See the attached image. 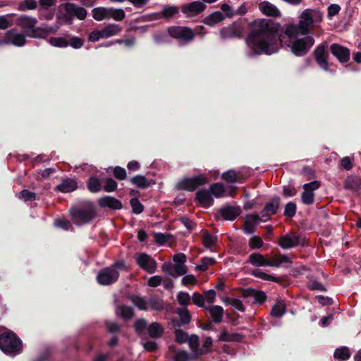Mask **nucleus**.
Masks as SVG:
<instances>
[{
    "label": "nucleus",
    "mask_w": 361,
    "mask_h": 361,
    "mask_svg": "<svg viewBox=\"0 0 361 361\" xmlns=\"http://www.w3.org/2000/svg\"><path fill=\"white\" fill-rule=\"evenodd\" d=\"M351 355L349 348L346 346H341L337 348L334 353V357L341 361L348 360Z\"/></svg>",
    "instance_id": "nucleus-39"
},
{
    "label": "nucleus",
    "mask_w": 361,
    "mask_h": 361,
    "mask_svg": "<svg viewBox=\"0 0 361 361\" xmlns=\"http://www.w3.org/2000/svg\"><path fill=\"white\" fill-rule=\"evenodd\" d=\"M248 262L255 267H263V266H267L268 264V259H267L264 255L259 252H254L252 253L249 256V260Z\"/></svg>",
    "instance_id": "nucleus-36"
},
{
    "label": "nucleus",
    "mask_w": 361,
    "mask_h": 361,
    "mask_svg": "<svg viewBox=\"0 0 361 361\" xmlns=\"http://www.w3.org/2000/svg\"><path fill=\"white\" fill-rule=\"evenodd\" d=\"M61 6L64 11L63 20L68 25L72 24L74 17L80 20H85L87 17L86 9L73 3L67 2L63 4Z\"/></svg>",
    "instance_id": "nucleus-6"
},
{
    "label": "nucleus",
    "mask_w": 361,
    "mask_h": 361,
    "mask_svg": "<svg viewBox=\"0 0 361 361\" xmlns=\"http://www.w3.org/2000/svg\"><path fill=\"white\" fill-rule=\"evenodd\" d=\"M220 37L223 39L240 38L243 34V28L235 23L221 28L219 31Z\"/></svg>",
    "instance_id": "nucleus-16"
},
{
    "label": "nucleus",
    "mask_w": 361,
    "mask_h": 361,
    "mask_svg": "<svg viewBox=\"0 0 361 361\" xmlns=\"http://www.w3.org/2000/svg\"><path fill=\"white\" fill-rule=\"evenodd\" d=\"M323 20V13L317 8H307L298 16V23H288L283 25V35L288 38L299 35L310 36L312 28L319 26Z\"/></svg>",
    "instance_id": "nucleus-2"
},
{
    "label": "nucleus",
    "mask_w": 361,
    "mask_h": 361,
    "mask_svg": "<svg viewBox=\"0 0 361 361\" xmlns=\"http://www.w3.org/2000/svg\"><path fill=\"white\" fill-rule=\"evenodd\" d=\"M92 18L97 20L102 21L108 19L109 7H97L92 11Z\"/></svg>",
    "instance_id": "nucleus-40"
},
{
    "label": "nucleus",
    "mask_w": 361,
    "mask_h": 361,
    "mask_svg": "<svg viewBox=\"0 0 361 361\" xmlns=\"http://www.w3.org/2000/svg\"><path fill=\"white\" fill-rule=\"evenodd\" d=\"M147 331L148 336L150 338H159L163 336V334L164 333V329L160 323H159L157 322H152L147 326Z\"/></svg>",
    "instance_id": "nucleus-28"
},
{
    "label": "nucleus",
    "mask_w": 361,
    "mask_h": 361,
    "mask_svg": "<svg viewBox=\"0 0 361 361\" xmlns=\"http://www.w3.org/2000/svg\"><path fill=\"white\" fill-rule=\"evenodd\" d=\"M37 20L35 18L21 15L16 20V24L23 30L32 31V28L37 25Z\"/></svg>",
    "instance_id": "nucleus-22"
},
{
    "label": "nucleus",
    "mask_w": 361,
    "mask_h": 361,
    "mask_svg": "<svg viewBox=\"0 0 361 361\" xmlns=\"http://www.w3.org/2000/svg\"><path fill=\"white\" fill-rule=\"evenodd\" d=\"M136 264L149 274H154L157 269V261L149 255L140 252L135 257Z\"/></svg>",
    "instance_id": "nucleus-12"
},
{
    "label": "nucleus",
    "mask_w": 361,
    "mask_h": 361,
    "mask_svg": "<svg viewBox=\"0 0 361 361\" xmlns=\"http://www.w3.org/2000/svg\"><path fill=\"white\" fill-rule=\"evenodd\" d=\"M130 204L133 214H140L144 211V206L137 197L132 198Z\"/></svg>",
    "instance_id": "nucleus-49"
},
{
    "label": "nucleus",
    "mask_w": 361,
    "mask_h": 361,
    "mask_svg": "<svg viewBox=\"0 0 361 361\" xmlns=\"http://www.w3.org/2000/svg\"><path fill=\"white\" fill-rule=\"evenodd\" d=\"M0 349L6 355H16L23 350V342L11 330L0 333Z\"/></svg>",
    "instance_id": "nucleus-4"
},
{
    "label": "nucleus",
    "mask_w": 361,
    "mask_h": 361,
    "mask_svg": "<svg viewBox=\"0 0 361 361\" xmlns=\"http://www.w3.org/2000/svg\"><path fill=\"white\" fill-rule=\"evenodd\" d=\"M116 314L120 315L124 320H128L134 317L135 312L133 307L122 305L118 307Z\"/></svg>",
    "instance_id": "nucleus-41"
},
{
    "label": "nucleus",
    "mask_w": 361,
    "mask_h": 361,
    "mask_svg": "<svg viewBox=\"0 0 361 361\" xmlns=\"http://www.w3.org/2000/svg\"><path fill=\"white\" fill-rule=\"evenodd\" d=\"M147 320L144 318L137 319L133 324L135 332L140 337L145 335V331H147Z\"/></svg>",
    "instance_id": "nucleus-38"
},
{
    "label": "nucleus",
    "mask_w": 361,
    "mask_h": 361,
    "mask_svg": "<svg viewBox=\"0 0 361 361\" xmlns=\"http://www.w3.org/2000/svg\"><path fill=\"white\" fill-rule=\"evenodd\" d=\"M281 199L278 196H274L270 201L267 202L261 211L262 221L266 222L271 216L275 215L280 207Z\"/></svg>",
    "instance_id": "nucleus-13"
},
{
    "label": "nucleus",
    "mask_w": 361,
    "mask_h": 361,
    "mask_svg": "<svg viewBox=\"0 0 361 361\" xmlns=\"http://www.w3.org/2000/svg\"><path fill=\"white\" fill-rule=\"evenodd\" d=\"M221 178L228 183H235L238 181L236 172L231 169L224 172L221 175Z\"/></svg>",
    "instance_id": "nucleus-59"
},
{
    "label": "nucleus",
    "mask_w": 361,
    "mask_h": 361,
    "mask_svg": "<svg viewBox=\"0 0 361 361\" xmlns=\"http://www.w3.org/2000/svg\"><path fill=\"white\" fill-rule=\"evenodd\" d=\"M98 204L102 208L108 207L114 210L121 209L123 207V204L119 200L109 195L100 197L98 200Z\"/></svg>",
    "instance_id": "nucleus-21"
},
{
    "label": "nucleus",
    "mask_w": 361,
    "mask_h": 361,
    "mask_svg": "<svg viewBox=\"0 0 361 361\" xmlns=\"http://www.w3.org/2000/svg\"><path fill=\"white\" fill-rule=\"evenodd\" d=\"M260 11L268 16L279 17L281 12L279 8L269 1H264L259 4Z\"/></svg>",
    "instance_id": "nucleus-25"
},
{
    "label": "nucleus",
    "mask_w": 361,
    "mask_h": 361,
    "mask_svg": "<svg viewBox=\"0 0 361 361\" xmlns=\"http://www.w3.org/2000/svg\"><path fill=\"white\" fill-rule=\"evenodd\" d=\"M302 38L298 37L288 38L290 42L287 46L290 47L291 52L297 56H302L308 53L314 44V39L312 36L305 35Z\"/></svg>",
    "instance_id": "nucleus-5"
},
{
    "label": "nucleus",
    "mask_w": 361,
    "mask_h": 361,
    "mask_svg": "<svg viewBox=\"0 0 361 361\" xmlns=\"http://www.w3.org/2000/svg\"><path fill=\"white\" fill-rule=\"evenodd\" d=\"M69 214L74 224L80 226L90 223L97 215L94 204L90 202L80 206H73L69 209Z\"/></svg>",
    "instance_id": "nucleus-3"
},
{
    "label": "nucleus",
    "mask_w": 361,
    "mask_h": 361,
    "mask_svg": "<svg viewBox=\"0 0 361 361\" xmlns=\"http://www.w3.org/2000/svg\"><path fill=\"white\" fill-rule=\"evenodd\" d=\"M296 210V204L293 202H289L285 205L283 215L286 217L292 218L295 215Z\"/></svg>",
    "instance_id": "nucleus-51"
},
{
    "label": "nucleus",
    "mask_w": 361,
    "mask_h": 361,
    "mask_svg": "<svg viewBox=\"0 0 361 361\" xmlns=\"http://www.w3.org/2000/svg\"><path fill=\"white\" fill-rule=\"evenodd\" d=\"M180 321L174 322V325L180 326L181 325L188 324L191 321V315L189 310L186 307L179 308L177 310Z\"/></svg>",
    "instance_id": "nucleus-34"
},
{
    "label": "nucleus",
    "mask_w": 361,
    "mask_h": 361,
    "mask_svg": "<svg viewBox=\"0 0 361 361\" xmlns=\"http://www.w3.org/2000/svg\"><path fill=\"white\" fill-rule=\"evenodd\" d=\"M252 30L245 39L252 50L250 56L262 54L271 55L277 52L283 43V36L278 35L279 25L271 19L260 18L250 24Z\"/></svg>",
    "instance_id": "nucleus-1"
},
{
    "label": "nucleus",
    "mask_w": 361,
    "mask_h": 361,
    "mask_svg": "<svg viewBox=\"0 0 361 361\" xmlns=\"http://www.w3.org/2000/svg\"><path fill=\"white\" fill-rule=\"evenodd\" d=\"M118 184L112 178H107L105 180V184L103 187L104 191L111 192L116 190Z\"/></svg>",
    "instance_id": "nucleus-60"
},
{
    "label": "nucleus",
    "mask_w": 361,
    "mask_h": 361,
    "mask_svg": "<svg viewBox=\"0 0 361 361\" xmlns=\"http://www.w3.org/2000/svg\"><path fill=\"white\" fill-rule=\"evenodd\" d=\"M103 32L105 38H109L115 35H118L122 27L117 24L110 23L104 26L103 28Z\"/></svg>",
    "instance_id": "nucleus-37"
},
{
    "label": "nucleus",
    "mask_w": 361,
    "mask_h": 361,
    "mask_svg": "<svg viewBox=\"0 0 361 361\" xmlns=\"http://www.w3.org/2000/svg\"><path fill=\"white\" fill-rule=\"evenodd\" d=\"M312 55L317 64L324 71H329V54L324 44H319L313 51Z\"/></svg>",
    "instance_id": "nucleus-10"
},
{
    "label": "nucleus",
    "mask_w": 361,
    "mask_h": 361,
    "mask_svg": "<svg viewBox=\"0 0 361 361\" xmlns=\"http://www.w3.org/2000/svg\"><path fill=\"white\" fill-rule=\"evenodd\" d=\"M286 312V306L284 303L278 301L276 303H275L270 312V314L273 317L276 318H280L283 314H285Z\"/></svg>",
    "instance_id": "nucleus-43"
},
{
    "label": "nucleus",
    "mask_w": 361,
    "mask_h": 361,
    "mask_svg": "<svg viewBox=\"0 0 361 361\" xmlns=\"http://www.w3.org/2000/svg\"><path fill=\"white\" fill-rule=\"evenodd\" d=\"M301 200L303 204L310 205L314 202V194L313 192L310 190H305L301 195Z\"/></svg>",
    "instance_id": "nucleus-56"
},
{
    "label": "nucleus",
    "mask_w": 361,
    "mask_h": 361,
    "mask_svg": "<svg viewBox=\"0 0 361 361\" xmlns=\"http://www.w3.org/2000/svg\"><path fill=\"white\" fill-rule=\"evenodd\" d=\"M263 240L259 235H253L249 239V246L251 249H259L263 245Z\"/></svg>",
    "instance_id": "nucleus-63"
},
{
    "label": "nucleus",
    "mask_w": 361,
    "mask_h": 361,
    "mask_svg": "<svg viewBox=\"0 0 361 361\" xmlns=\"http://www.w3.org/2000/svg\"><path fill=\"white\" fill-rule=\"evenodd\" d=\"M13 14L0 16V30H6L12 25Z\"/></svg>",
    "instance_id": "nucleus-62"
},
{
    "label": "nucleus",
    "mask_w": 361,
    "mask_h": 361,
    "mask_svg": "<svg viewBox=\"0 0 361 361\" xmlns=\"http://www.w3.org/2000/svg\"><path fill=\"white\" fill-rule=\"evenodd\" d=\"M209 191L212 196H214L216 198H221L224 195L226 190L222 183H215L210 185Z\"/></svg>",
    "instance_id": "nucleus-44"
},
{
    "label": "nucleus",
    "mask_w": 361,
    "mask_h": 361,
    "mask_svg": "<svg viewBox=\"0 0 361 361\" xmlns=\"http://www.w3.org/2000/svg\"><path fill=\"white\" fill-rule=\"evenodd\" d=\"M130 182L140 189H145L155 183L153 180H147L142 175H136L130 178Z\"/></svg>",
    "instance_id": "nucleus-31"
},
{
    "label": "nucleus",
    "mask_w": 361,
    "mask_h": 361,
    "mask_svg": "<svg viewBox=\"0 0 361 361\" xmlns=\"http://www.w3.org/2000/svg\"><path fill=\"white\" fill-rule=\"evenodd\" d=\"M278 243L281 248L288 250L299 245L302 246L307 245V239L302 235L292 231L289 233L281 235Z\"/></svg>",
    "instance_id": "nucleus-7"
},
{
    "label": "nucleus",
    "mask_w": 361,
    "mask_h": 361,
    "mask_svg": "<svg viewBox=\"0 0 361 361\" xmlns=\"http://www.w3.org/2000/svg\"><path fill=\"white\" fill-rule=\"evenodd\" d=\"M192 302L194 305L205 309L204 305V296L198 292H195L192 296Z\"/></svg>",
    "instance_id": "nucleus-64"
},
{
    "label": "nucleus",
    "mask_w": 361,
    "mask_h": 361,
    "mask_svg": "<svg viewBox=\"0 0 361 361\" xmlns=\"http://www.w3.org/2000/svg\"><path fill=\"white\" fill-rule=\"evenodd\" d=\"M78 188V183L71 178H66L62 180L61 183L56 187V190L63 193H68L75 190Z\"/></svg>",
    "instance_id": "nucleus-26"
},
{
    "label": "nucleus",
    "mask_w": 361,
    "mask_h": 361,
    "mask_svg": "<svg viewBox=\"0 0 361 361\" xmlns=\"http://www.w3.org/2000/svg\"><path fill=\"white\" fill-rule=\"evenodd\" d=\"M207 183V177L203 174H199L192 178H185L181 179L176 184V187L179 190L192 192L199 187L206 185Z\"/></svg>",
    "instance_id": "nucleus-8"
},
{
    "label": "nucleus",
    "mask_w": 361,
    "mask_h": 361,
    "mask_svg": "<svg viewBox=\"0 0 361 361\" xmlns=\"http://www.w3.org/2000/svg\"><path fill=\"white\" fill-rule=\"evenodd\" d=\"M202 241L203 245L206 248H211L213 246H215L217 243V236L212 235L208 231H204L202 237Z\"/></svg>",
    "instance_id": "nucleus-42"
},
{
    "label": "nucleus",
    "mask_w": 361,
    "mask_h": 361,
    "mask_svg": "<svg viewBox=\"0 0 361 361\" xmlns=\"http://www.w3.org/2000/svg\"><path fill=\"white\" fill-rule=\"evenodd\" d=\"M50 44L56 47H66L68 46V41L64 37H51L49 39Z\"/></svg>",
    "instance_id": "nucleus-55"
},
{
    "label": "nucleus",
    "mask_w": 361,
    "mask_h": 361,
    "mask_svg": "<svg viewBox=\"0 0 361 361\" xmlns=\"http://www.w3.org/2000/svg\"><path fill=\"white\" fill-rule=\"evenodd\" d=\"M126 17L125 11L122 8L109 7L108 19L112 18L116 21H121Z\"/></svg>",
    "instance_id": "nucleus-46"
},
{
    "label": "nucleus",
    "mask_w": 361,
    "mask_h": 361,
    "mask_svg": "<svg viewBox=\"0 0 361 361\" xmlns=\"http://www.w3.org/2000/svg\"><path fill=\"white\" fill-rule=\"evenodd\" d=\"M188 343L190 349L192 350L194 358H198L200 355L204 354L208 350L203 352L199 349V337L197 335L192 334L188 338Z\"/></svg>",
    "instance_id": "nucleus-30"
},
{
    "label": "nucleus",
    "mask_w": 361,
    "mask_h": 361,
    "mask_svg": "<svg viewBox=\"0 0 361 361\" xmlns=\"http://www.w3.org/2000/svg\"><path fill=\"white\" fill-rule=\"evenodd\" d=\"M87 188L92 193L99 192L102 188V180L95 176H91L87 181Z\"/></svg>",
    "instance_id": "nucleus-35"
},
{
    "label": "nucleus",
    "mask_w": 361,
    "mask_h": 361,
    "mask_svg": "<svg viewBox=\"0 0 361 361\" xmlns=\"http://www.w3.org/2000/svg\"><path fill=\"white\" fill-rule=\"evenodd\" d=\"M344 188L353 191H358L361 189V179L356 176H348L344 183Z\"/></svg>",
    "instance_id": "nucleus-33"
},
{
    "label": "nucleus",
    "mask_w": 361,
    "mask_h": 361,
    "mask_svg": "<svg viewBox=\"0 0 361 361\" xmlns=\"http://www.w3.org/2000/svg\"><path fill=\"white\" fill-rule=\"evenodd\" d=\"M178 8L176 6H169L164 8L161 14L166 18H170L178 13Z\"/></svg>",
    "instance_id": "nucleus-58"
},
{
    "label": "nucleus",
    "mask_w": 361,
    "mask_h": 361,
    "mask_svg": "<svg viewBox=\"0 0 361 361\" xmlns=\"http://www.w3.org/2000/svg\"><path fill=\"white\" fill-rule=\"evenodd\" d=\"M283 263H292L291 259L286 255H275L268 260V267H279Z\"/></svg>",
    "instance_id": "nucleus-32"
},
{
    "label": "nucleus",
    "mask_w": 361,
    "mask_h": 361,
    "mask_svg": "<svg viewBox=\"0 0 361 361\" xmlns=\"http://www.w3.org/2000/svg\"><path fill=\"white\" fill-rule=\"evenodd\" d=\"M104 324L107 332L110 334H116L121 331V326L116 322L105 321Z\"/></svg>",
    "instance_id": "nucleus-61"
},
{
    "label": "nucleus",
    "mask_w": 361,
    "mask_h": 361,
    "mask_svg": "<svg viewBox=\"0 0 361 361\" xmlns=\"http://www.w3.org/2000/svg\"><path fill=\"white\" fill-rule=\"evenodd\" d=\"M205 310L209 312L213 322L219 324L222 322L224 310L221 306L212 305L205 307Z\"/></svg>",
    "instance_id": "nucleus-27"
},
{
    "label": "nucleus",
    "mask_w": 361,
    "mask_h": 361,
    "mask_svg": "<svg viewBox=\"0 0 361 361\" xmlns=\"http://www.w3.org/2000/svg\"><path fill=\"white\" fill-rule=\"evenodd\" d=\"M56 32V30L47 25H42L40 27H36V25L32 28L30 35L27 36L32 38H44L49 34L54 33Z\"/></svg>",
    "instance_id": "nucleus-23"
},
{
    "label": "nucleus",
    "mask_w": 361,
    "mask_h": 361,
    "mask_svg": "<svg viewBox=\"0 0 361 361\" xmlns=\"http://www.w3.org/2000/svg\"><path fill=\"white\" fill-rule=\"evenodd\" d=\"M168 32L171 37L181 40L185 43L191 42L195 37L193 30L190 27L185 26L169 27Z\"/></svg>",
    "instance_id": "nucleus-9"
},
{
    "label": "nucleus",
    "mask_w": 361,
    "mask_h": 361,
    "mask_svg": "<svg viewBox=\"0 0 361 361\" xmlns=\"http://www.w3.org/2000/svg\"><path fill=\"white\" fill-rule=\"evenodd\" d=\"M206 9V5L201 1H195L184 4L180 6L182 13L187 18H193L202 13Z\"/></svg>",
    "instance_id": "nucleus-14"
},
{
    "label": "nucleus",
    "mask_w": 361,
    "mask_h": 361,
    "mask_svg": "<svg viewBox=\"0 0 361 361\" xmlns=\"http://www.w3.org/2000/svg\"><path fill=\"white\" fill-rule=\"evenodd\" d=\"M195 201L203 208H209L214 205V200L207 190H200L195 194Z\"/></svg>",
    "instance_id": "nucleus-18"
},
{
    "label": "nucleus",
    "mask_w": 361,
    "mask_h": 361,
    "mask_svg": "<svg viewBox=\"0 0 361 361\" xmlns=\"http://www.w3.org/2000/svg\"><path fill=\"white\" fill-rule=\"evenodd\" d=\"M119 272L109 267L101 269L97 276V282L103 286H109L116 283L119 278Z\"/></svg>",
    "instance_id": "nucleus-11"
},
{
    "label": "nucleus",
    "mask_w": 361,
    "mask_h": 361,
    "mask_svg": "<svg viewBox=\"0 0 361 361\" xmlns=\"http://www.w3.org/2000/svg\"><path fill=\"white\" fill-rule=\"evenodd\" d=\"M8 45L23 47L26 44V36L24 34L16 32L14 29L5 32Z\"/></svg>",
    "instance_id": "nucleus-17"
},
{
    "label": "nucleus",
    "mask_w": 361,
    "mask_h": 361,
    "mask_svg": "<svg viewBox=\"0 0 361 361\" xmlns=\"http://www.w3.org/2000/svg\"><path fill=\"white\" fill-rule=\"evenodd\" d=\"M36 193L27 189L21 190L18 195V198L23 200L25 202H32L36 200Z\"/></svg>",
    "instance_id": "nucleus-53"
},
{
    "label": "nucleus",
    "mask_w": 361,
    "mask_h": 361,
    "mask_svg": "<svg viewBox=\"0 0 361 361\" xmlns=\"http://www.w3.org/2000/svg\"><path fill=\"white\" fill-rule=\"evenodd\" d=\"M175 341L180 344L187 342L188 335L186 332L180 329H177L174 331Z\"/></svg>",
    "instance_id": "nucleus-57"
},
{
    "label": "nucleus",
    "mask_w": 361,
    "mask_h": 361,
    "mask_svg": "<svg viewBox=\"0 0 361 361\" xmlns=\"http://www.w3.org/2000/svg\"><path fill=\"white\" fill-rule=\"evenodd\" d=\"M225 19V16L220 11H214L210 13L209 15L204 17L203 19V23L212 27L218 23H220Z\"/></svg>",
    "instance_id": "nucleus-29"
},
{
    "label": "nucleus",
    "mask_w": 361,
    "mask_h": 361,
    "mask_svg": "<svg viewBox=\"0 0 361 361\" xmlns=\"http://www.w3.org/2000/svg\"><path fill=\"white\" fill-rule=\"evenodd\" d=\"M219 213L224 220L234 221L241 213L238 206H226L219 209Z\"/></svg>",
    "instance_id": "nucleus-20"
},
{
    "label": "nucleus",
    "mask_w": 361,
    "mask_h": 361,
    "mask_svg": "<svg viewBox=\"0 0 361 361\" xmlns=\"http://www.w3.org/2000/svg\"><path fill=\"white\" fill-rule=\"evenodd\" d=\"M216 263V259L213 257H204L201 259V264L195 267V269L201 271H206L209 265Z\"/></svg>",
    "instance_id": "nucleus-48"
},
{
    "label": "nucleus",
    "mask_w": 361,
    "mask_h": 361,
    "mask_svg": "<svg viewBox=\"0 0 361 361\" xmlns=\"http://www.w3.org/2000/svg\"><path fill=\"white\" fill-rule=\"evenodd\" d=\"M194 355H191L185 350H179L173 357V361H189L195 360Z\"/></svg>",
    "instance_id": "nucleus-54"
},
{
    "label": "nucleus",
    "mask_w": 361,
    "mask_h": 361,
    "mask_svg": "<svg viewBox=\"0 0 361 361\" xmlns=\"http://www.w3.org/2000/svg\"><path fill=\"white\" fill-rule=\"evenodd\" d=\"M148 304L152 310L156 311H161L164 309V302L160 298H152L149 300Z\"/></svg>",
    "instance_id": "nucleus-50"
},
{
    "label": "nucleus",
    "mask_w": 361,
    "mask_h": 361,
    "mask_svg": "<svg viewBox=\"0 0 361 361\" xmlns=\"http://www.w3.org/2000/svg\"><path fill=\"white\" fill-rule=\"evenodd\" d=\"M262 221V218L257 214H247L243 223V231L245 234L254 233L257 230V224Z\"/></svg>",
    "instance_id": "nucleus-19"
},
{
    "label": "nucleus",
    "mask_w": 361,
    "mask_h": 361,
    "mask_svg": "<svg viewBox=\"0 0 361 361\" xmlns=\"http://www.w3.org/2000/svg\"><path fill=\"white\" fill-rule=\"evenodd\" d=\"M129 299L133 304L140 310H147V302L139 295H130Z\"/></svg>",
    "instance_id": "nucleus-45"
},
{
    "label": "nucleus",
    "mask_w": 361,
    "mask_h": 361,
    "mask_svg": "<svg viewBox=\"0 0 361 361\" xmlns=\"http://www.w3.org/2000/svg\"><path fill=\"white\" fill-rule=\"evenodd\" d=\"M331 54L340 62L345 63L349 61L350 56V49L338 43H334L330 46Z\"/></svg>",
    "instance_id": "nucleus-15"
},
{
    "label": "nucleus",
    "mask_w": 361,
    "mask_h": 361,
    "mask_svg": "<svg viewBox=\"0 0 361 361\" xmlns=\"http://www.w3.org/2000/svg\"><path fill=\"white\" fill-rule=\"evenodd\" d=\"M243 296L244 298L252 297L254 298V302L258 304H263L267 300V295L262 290H257L254 288H247L243 290Z\"/></svg>",
    "instance_id": "nucleus-24"
},
{
    "label": "nucleus",
    "mask_w": 361,
    "mask_h": 361,
    "mask_svg": "<svg viewBox=\"0 0 361 361\" xmlns=\"http://www.w3.org/2000/svg\"><path fill=\"white\" fill-rule=\"evenodd\" d=\"M252 275L255 276V277H257L259 279H261L264 281H270L279 283L280 282V279L276 276H274L272 275L268 274L265 272H263L260 269H254L252 271Z\"/></svg>",
    "instance_id": "nucleus-47"
},
{
    "label": "nucleus",
    "mask_w": 361,
    "mask_h": 361,
    "mask_svg": "<svg viewBox=\"0 0 361 361\" xmlns=\"http://www.w3.org/2000/svg\"><path fill=\"white\" fill-rule=\"evenodd\" d=\"M225 303L228 304L234 307L235 309L240 312H245V307L243 304L242 301L237 298H226L224 300Z\"/></svg>",
    "instance_id": "nucleus-52"
}]
</instances>
